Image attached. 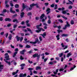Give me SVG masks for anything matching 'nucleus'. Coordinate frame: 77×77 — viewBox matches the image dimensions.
Listing matches in <instances>:
<instances>
[{"label": "nucleus", "instance_id": "052dcab7", "mask_svg": "<svg viewBox=\"0 0 77 77\" xmlns=\"http://www.w3.org/2000/svg\"><path fill=\"white\" fill-rule=\"evenodd\" d=\"M35 19L36 20H38L39 19V17H37L35 18Z\"/></svg>", "mask_w": 77, "mask_h": 77}, {"label": "nucleus", "instance_id": "864d4df0", "mask_svg": "<svg viewBox=\"0 0 77 77\" xmlns=\"http://www.w3.org/2000/svg\"><path fill=\"white\" fill-rule=\"evenodd\" d=\"M25 23V22L24 21H22L21 23H20L21 24H22V25H23V24H24V23Z\"/></svg>", "mask_w": 77, "mask_h": 77}, {"label": "nucleus", "instance_id": "9d476101", "mask_svg": "<svg viewBox=\"0 0 77 77\" xmlns=\"http://www.w3.org/2000/svg\"><path fill=\"white\" fill-rule=\"evenodd\" d=\"M26 51V50L24 49L22 50V51H20V53L21 54H24V52Z\"/></svg>", "mask_w": 77, "mask_h": 77}, {"label": "nucleus", "instance_id": "f8f14e48", "mask_svg": "<svg viewBox=\"0 0 77 77\" xmlns=\"http://www.w3.org/2000/svg\"><path fill=\"white\" fill-rule=\"evenodd\" d=\"M22 9L21 10V12H22L24 10V9H25V8H26L25 6H24V3H23L22 4Z\"/></svg>", "mask_w": 77, "mask_h": 77}, {"label": "nucleus", "instance_id": "0e129e2a", "mask_svg": "<svg viewBox=\"0 0 77 77\" xmlns=\"http://www.w3.org/2000/svg\"><path fill=\"white\" fill-rule=\"evenodd\" d=\"M16 74L17 73H16L15 72H14L12 73V75H15V74Z\"/></svg>", "mask_w": 77, "mask_h": 77}, {"label": "nucleus", "instance_id": "4c0bfd02", "mask_svg": "<svg viewBox=\"0 0 77 77\" xmlns=\"http://www.w3.org/2000/svg\"><path fill=\"white\" fill-rule=\"evenodd\" d=\"M20 60H24V58L23 57L22 55L20 56Z\"/></svg>", "mask_w": 77, "mask_h": 77}, {"label": "nucleus", "instance_id": "4d7b16f0", "mask_svg": "<svg viewBox=\"0 0 77 77\" xmlns=\"http://www.w3.org/2000/svg\"><path fill=\"white\" fill-rule=\"evenodd\" d=\"M33 69L32 68H28V70L29 71H31V70H33Z\"/></svg>", "mask_w": 77, "mask_h": 77}, {"label": "nucleus", "instance_id": "7c9ffc66", "mask_svg": "<svg viewBox=\"0 0 77 77\" xmlns=\"http://www.w3.org/2000/svg\"><path fill=\"white\" fill-rule=\"evenodd\" d=\"M70 23L72 25L74 24V20H71L70 21Z\"/></svg>", "mask_w": 77, "mask_h": 77}, {"label": "nucleus", "instance_id": "79ce46f5", "mask_svg": "<svg viewBox=\"0 0 77 77\" xmlns=\"http://www.w3.org/2000/svg\"><path fill=\"white\" fill-rule=\"evenodd\" d=\"M49 65H53V62H50L48 63Z\"/></svg>", "mask_w": 77, "mask_h": 77}, {"label": "nucleus", "instance_id": "c85d7f7f", "mask_svg": "<svg viewBox=\"0 0 77 77\" xmlns=\"http://www.w3.org/2000/svg\"><path fill=\"white\" fill-rule=\"evenodd\" d=\"M63 54L62 53L60 54H59V56L60 57H62Z\"/></svg>", "mask_w": 77, "mask_h": 77}, {"label": "nucleus", "instance_id": "37998d69", "mask_svg": "<svg viewBox=\"0 0 77 77\" xmlns=\"http://www.w3.org/2000/svg\"><path fill=\"white\" fill-rule=\"evenodd\" d=\"M20 34L21 36H24V34L23 33H20Z\"/></svg>", "mask_w": 77, "mask_h": 77}, {"label": "nucleus", "instance_id": "e433bc0d", "mask_svg": "<svg viewBox=\"0 0 77 77\" xmlns=\"http://www.w3.org/2000/svg\"><path fill=\"white\" fill-rule=\"evenodd\" d=\"M69 2L70 5H73V3L72 2V1H70L69 0H68Z\"/></svg>", "mask_w": 77, "mask_h": 77}, {"label": "nucleus", "instance_id": "aec40b11", "mask_svg": "<svg viewBox=\"0 0 77 77\" xmlns=\"http://www.w3.org/2000/svg\"><path fill=\"white\" fill-rule=\"evenodd\" d=\"M57 32H58V34H60V32H63V31H62V30L59 29L57 30Z\"/></svg>", "mask_w": 77, "mask_h": 77}, {"label": "nucleus", "instance_id": "f03ea898", "mask_svg": "<svg viewBox=\"0 0 77 77\" xmlns=\"http://www.w3.org/2000/svg\"><path fill=\"white\" fill-rule=\"evenodd\" d=\"M33 57L34 58L35 57L37 58V61L39 60V58L41 57V54H38V53H35L32 55Z\"/></svg>", "mask_w": 77, "mask_h": 77}, {"label": "nucleus", "instance_id": "5701e85b", "mask_svg": "<svg viewBox=\"0 0 77 77\" xmlns=\"http://www.w3.org/2000/svg\"><path fill=\"white\" fill-rule=\"evenodd\" d=\"M31 46H30V45H26L25 46V48H31Z\"/></svg>", "mask_w": 77, "mask_h": 77}, {"label": "nucleus", "instance_id": "e2e57ef3", "mask_svg": "<svg viewBox=\"0 0 77 77\" xmlns=\"http://www.w3.org/2000/svg\"><path fill=\"white\" fill-rule=\"evenodd\" d=\"M25 66V64L24 63L20 65V66Z\"/></svg>", "mask_w": 77, "mask_h": 77}, {"label": "nucleus", "instance_id": "4468645a", "mask_svg": "<svg viewBox=\"0 0 77 77\" xmlns=\"http://www.w3.org/2000/svg\"><path fill=\"white\" fill-rule=\"evenodd\" d=\"M68 34H63L61 35L62 37H68Z\"/></svg>", "mask_w": 77, "mask_h": 77}, {"label": "nucleus", "instance_id": "c03bdc74", "mask_svg": "<svg viewBox=\"0 0 77 77\" xmlns=\"http://www.w3.org/2000/svg\"><path fill=\"white\" fill-rule=\"evenodd\" d=\"M8 35H9V33H7L5 34L6 38H8Z\"/></svg>", "mask_w": 77, "mask_h": 77}, {"label": "nucleus", "instance_id": "f3484780", "mask_svg": "<svg viewBox=\"0 0 77 77\" xmlns=\"http://www.w3.org/2000/svg\"><path fill=\"white\" fill-rule=\"evenodd\" d=\"M16 38L17 39V41H19L20 40V37H18V35H16Z\"/></svg>", "mask_w": 77, "mask_h": 77}, {"label": "nucleus", "instance_id": "c756f323", "mask_svg": "<svg viewBox=\"0 0 77 77\" xmlns=\"http://www.w3.org/2000/svg\"><path fill=\"white\" fill-rule=\"evenodd\" d=\"M41 69V68L40 66H37L36 67V70H38V69Z\"/></svg>", "mask_w": 77, "mask_h": 77}, {"label": "nucleus", "instance_id": "ea45409f", "mask_svg": "<svg viewBox=\"0 0 77 77\" xmlns=\"http://www.w3.org/2000/svg\"><path fill=\"white\" fill-rule=\"evenodd\" d=\"M3 20V18L2 17H0V21H2Z\"/></svg>", "mask_w": 77, "mask_h": 77}, {"label": "nucleus", "instance_id": "de8ad7c7", "mask_svg": "<svg viewBox=\"0 0 77 77\" xmlns=\"http://www.w3.org/2000/svg\"><path fill=\"white\" fill-rule=\"evenodd\" d=\"M50 9L49 8H48L46 10V12H50Z\"/></svg>", "mask_w": 77, "mask_h": 77}, {"label": "nucleus", "instance_id": "72a5a7b5", "mask_svg": "<svg viewBox=\"0 0 77 77\" xmlns=\"http://www.w3.org/2000/svg\"><path fill=\"white\" fill-rule=\"evenodd\" d=\"M57 9V4H55V5L54 9Z\"/></svg>", "mask_w": 77, "mask_h": 77}, {"label": "nucleus", "instance_id": "423d86ee", "mask_svg": "<svg viewBox=\"0 0 77 77\" xmlns=\"http://www.w3.org/2000/svg\"><path fill=\"white\" fill-rule=\"evenodd\" d=\"M5 21H8V22H10L12 21V19L9 18H5Z\"/></svg>", "mask_w": 77, "mask_h": 77}, {"label": "nucleus", "instance_id": "dca6fc26", "mask_svg": "<svg viewBox=\"0 0 77 77\" xmlns=\"http://www.w3.org/2000/svg\"><path fill=\"white\" fill-rule=\"evenodd\" d=\"M18 53V51H15L14 52V53L13 54V57H15V56Z\"/></svg>", "mask_w": 77, "mask_h": 77}, {"label": "nucleus", "instance_id": "6e6d98bb", "mask_svg": "<svg viewBox=\"0 0 77 77\" xmlns=\"http://www.w3.org/2000/svg\"><path fill=\"white\" fill-rule=\"evenodd\" d=\"M28 62L29 63H33V61H30V60H28Z\"/></svg>", "mask_w": 77, "mask_h": 77}, {"label": "nucleus", "instance_id": "3c124183", "mask_svg": "<svg viewBox=\"0 0 77 77\" xmlns=\"http://www.w3.org/2000/svg\"><path fill=\"white\" fill-rule=\"evenodd\" d=\"M6 63H8V65H10L11 64V62H10L7 61V62Z\"/></svg>", "mask_w": 77, "mask_h": 77}, {"label": "nucleus", "instance_id": "39448f33", "mask_svg": "<svg viewBox=\"0 0 77 77\" xmlns=\"http://www.w3.org/2000/svg\"><path fill=\"white\" fill-rule=\"evenodd\" d=\"M26 76H27L26 73H24L23 75V73H20V77H26Z\"/></svg>", "mask_w": 77, "mask_h": 77}, {"label": "nucleus", "instance_id": "412c9836", "mask_svg": "<svg viewBox=\"0 0 77 77\" xmlns=\"http://www.w3.org/2000/svg\"><path fill=\"white\" fill-rule=\"evenodd\" d=\"M24 6L25 7V8H26V10L28 11H29V7L28 6H27V5H25V4H24Z\"/></svg>", "mask_w": 77, "mask_h": 77}, {"label": "nucleus", "instance_id": "8fccbe9b", "mask_svg": "<svg viewBox=\"0 0 77 77\" xmlns=\"http://www.w3.org/2000/svg\"><path fill=\"white\" fill-rule=\"evenodd\" d=\"M72 6H71V5L69 6V8H68L69 9H72Z\"/></svg>", "mask_w": 77, "mask_h": 77}, {"label": "nucleus", "instance_id": "603ef678", "mask_svg": "<svg viewBox=\"0 0 77 77\" xmlns=\"http://www.w3.org/2000/svg\"><path fill=\"white\" fill-rule=\"evenodd\" d=\"M26 29L28 32H30L31 31V29L30 28H27Z\"/></svg>", "mask_w": 77, "mask_h": 77}, {"label": "nucleus", "instance_id": "b1692460", "mask_svg": "<svg viewBox=\"0 0 77 77\" xmlns=\"http://www.w3.org/2000/svg\"><path fill=\"white\" fill-rule=\"evenodd\" d=\"M32 4H34V5H33V6H36V8H39V6L38 5V4H35V3H32Z\"/></svg>", "mask_w": 77, "mask_h": 77}, {"label": "nucleus", "instance_id": "2eb2a0df", "mask_svg": "<svg viewBox=\"0 0 77 77\" xmlns=\"http://www.w3.org/2000/svg\"><path fill=\"white\" fill-rule=\"evenodd\" d=\"M13 23H15V22H16V23H19V22L18 21V20L17 19H15L14 20H13Z\"/></svg>", "mask_w": 77, "mask_h": 77}, {"label": "nucleus", "instance_id": "473e14b6", "mask_svg": "<svg viewBox=\"0 0 77 77\" xmlns=\"http://www.w3.org/2000/svg\"><path fill=\"white\" fill-rule=\"evenodd\" d=\"M71 53H68L67 54V55H66V57H69V56H71Z\"/></svg>", "mask_w": 77, "mask_h": 77}, {"label": "nucleus", "instance_id": "2f4dec72", "mask_svg": "<svg viewBox=\"0 0 77 77\" xmlns=\"http://www.w3.org/2000/svg\"><path fill=\"white\" fill-rule=\"evenodd\" d=\"M40 35H41V36H46V33L44 32L43 34H40Z\"/></svg>", "mask_w": 77, "mask_h": 77}, {"label": "nucleus", "instance_id": "bb28decb", "mask_svg": "<svg viewBox=\"0 0 77 77\" xmlns=\"http://www.w3.org/2000/svg\"><path fill=\"white\" fill-rule=\"evenodd\" d=\"M27 16H32V14L31 12H28L27 14Z\"/></svg>", "mask_w": 77, "mask_h": 77}, {"label": "nucleus", "instance_id": "c9c22d12", "mask_svg": "<svg viewBox=\"0 0 77 77\" xmlns=\"http://www.w3.org/2000/svg\"><path fill=\"white\" fill-rule=\"evenodd\" d=\"M58 21H59L60 23H63V20H62L61 19H58Z\"/></svg>", "mask_w": 77, "mask_h": 77}, {"label": "nucleus", "instance_id": "a18cd8bd", "mask_svg": "<svg viewBox=\"0 0 77 77\" xmlns=\"http://www.w3.org/2000/svg\"><path fill=\"white\" fill-rule=\"evenodd\" d=\"M50 6L51 8H54V4H52Z\"/></svg>", "mask_w": 77, "mask_h": 77}, {"label": "nucleus", "instance_id": "9b49d317", "mask_svg": "<svg viewBox=\"0 0 77 77\" xmlns=\"http://www.w3.org/2000/svg\"><path fill=\"white\" fill-rule=\"evenodd\" d=\"M34 5V4H31L30 5V8L29 7V11H31V10L32 9V7H33V6Z\"/></svg>", "mask_w": 77, "mask_h": 77}, {"label": "nucleus", "instance_id": "0eeeda50", "mask_svg": "<svg viewBox=\"0 0 77 77\" xmlns=\"http://www.w3.org/2000/svg\"><path fill=\"white\" fill-rule=\"evenodd\" d=\"M13 8L12 7H11L10 9V12L11 13H12L13 14H15V13L16 12L15 11H13L12 10Z\"/></svg>", "mask_w": 77, "mask_h": 77}, {"label": "nucleus", "instance_id": "cd10ccee", "mask_svg": "<svg viewBox=\"0 0 77 77\" xmlns=\"http://www.w3.org/2000/svg\"><path fill=\"white\" fill-rule=\"evenodd\" d=\"M37 42H39V39H38V38H36L35 39V41L34 42V44H36Z\"/></svg>", "mask_w": 77, "mask_h": 77}, {"label": "nucleus", "instance_id": "a878e982", "mask_svg": "<svg viewBox=\"0 0 77 77\" xmlns=\"http://www.w3.org/2000/svg\"><path fill=\"white\" fill-rule=\"evenodd\" d=\"M14 7L15 8H19V5L18 4H16L15 5Z\"/></svg>", "mask_w": 77, "mask_h": 77}, {"label": "nucleus", "instance_id": "4be33fe9", "mask_svg": "<svg viewBox=\"0 0 77 77\" xmlns=\"http://www.w3.org/2000/svg\"><path fill=\"white\" fill-rule=\"evenodd\" d=\"M12 35L11 34H10L9 36L8 37V39L9 40H11L12 39Z\"/></svg>", "mask_w": 77, "mask_h": 77}, {"label": "nucleus", "instance_id": "13d9d810", "mask_svg": "<svg viewBox=\"0 0 77 77\" xmlns=\"http://www.w3.org/2000/svg\"><path fill=\"white\" fill-rule=\"evenodd\" d=\"M53 26L54 27V28H56L57 27H58V26L57 25H53Z\"/></svg>", "mask_w": 77, "mask_h": 77}, {"label": "nucleus", "instance_id": "6ab92c4d", "mask_svg": "<svg viewBox=\"0 0 77 77\" xmlns=\"http://www.w3.org/2000/svg\"><path fill=\"white\" fill-rule=\"evenodd\" d=\"M59 37H60V35H59V34H58L56 36V38H57V40H58L60 39V38Z\"/></svg>", "mask_w": 77, "mask_h": 77}, {"label": "nucleus", "instance_id": "58836bf2", "mask_svg": "<svg viewBox=\"0 0 77 77\" xmlns=\"http://www.w3.org/2000/svg\"><path fill=\"white\" fill-rule=\"evenodd\" d=\"M17 25H13L14 29H15V28H16V27H17Z\"/></svg>", "mask_w": 77, "mask_h": 77}, {"label": "nucleus", "instance_id": "f257e3e1", "mask_svg": "<svg viewBox=\"0 0 77 77\" xmlns=\"http://www.w3.org/2000/svg\"><path fill=\"white\" fill-rule=\"evenodd\" d=\"M42 26V23H41L39 25H37L36 26V28L38 29V30H35V32H37V33H39L41 32V31H43V32H44L45 31V29H43L41 27H41Z\"/></svg>", "mask_w": 77, "mask_h": 77}, {"label": "nucleus", "instance_id": "680f3d73", "mask_svg": "<svg viewBox=\"0 0 77 77\" xmlns=\"http://www.w3.org/2000/svg\"><path fill=\"white\" fill-rule=\"evenodd\" d=\"M19 50H18V48H16L15 49V50H14L15 51H19Z\"/></svg>", "mask_w": 77, "mask_h": 77}, {"label": "nucleus", "instance_id": "774afa93", "mask_svg": "<svg viewBox=\"0 0 77 77\" xmlns=\"http://www.w3.org/2000/svg\"><path fill=\"white\" fill-rule=\"evenodd\" d=\"M23 39V37H20V41H22Z\"/></svg>", "mask_w": 77, "mask_h": 77}, {"label": "nucleus", "instance_id": "bf43d9fd", "mask_svg": "<svg viewBox=\"0 0 77 77\" xmlns=\"http://www.w3.org/2000/svg\"><path fill=\"white\" fill-rule=\"evenodd\" d=\"M7 11V10H6V9H4L3 10V12L5 13H6V12Z\"/></svg>", "mask_w": 77, "mask_h": 77}, {"label": "nucleus", "instance_id": "1a4fd4ad", "mask_svg": "<svg viewBox=\"0 0 77 77\" xmlns=\"http://www.w3.org/2000/svg\"><path fill=\"white\" fill-rule=\"evenodd\" d=\"M1 64H2V63L1 62H0V69L2 70L3 69L4 65Z\"/></svg>", "mask_w": 77, "mask_h": 77}, {"label": "nucleus", "instance_id": "09e8293b", "mask_svg": "<svg viewBox=\"0 0 77 77\" xmlns=\"http://www.w3.org/2000/svg\"><path fill=\"white\" fill-rule=\"evenodd\" d=\"M11 23H9L7 25V27H11Z\"/></svg>", "mask_w": 77, "mask_h": 77}, {"label": "nucleus", "instance_id": "a19ab883", "mask_svg": "<svg viewBox=\"0 0 77 77\" xmlns=\"http://www.w3.org/2000/svg\"><path fill=\"white\" fill-rule=\"evenodd\" d=\"M51 20L50 19L48 20V24H51Z\"/></svg>", "mask_w": 77, "mask_h": 77}, {"label": "nucleus", "instance_id": "49530a36", "mask_svg": "<svg viewBox=\"0 0 77 77\" xmlns=\"http://www.w3.org/2000/svg\"><path fill=\"white\" fill-rule=\"evenodd\" d=\"M39 39L40 41H42V37L41 36L39 37Z\"/></svg>", "mask_w": 77, "mask_h": 77}, {"label": "nucleus", "instance_id": "ddd939ff", "mask_svg": "<svg viewBox=\"0 0 77 77\" xmlns=\"http://www.w3.org/2000/svg\"><path fill=\"white\" fill-rule=\"evenodd\" d=\"M45 17V14H42L41 16H40V18L41 20H42L43 18L44 17Z\"/></svg>", "mask_w": 77, "mask_h": 77}, {"label": "nucleus", "instance_id": "5fc2aeb1", "mask_svg": "<svg viewBox=\"0 0 77 77\" xmlns=\"http://www.w3.org/2000/svg\"><path fill=\"white\" fill-rule=\"evenodd\" d=\"M15 11L17 12H20V11H19V9H16Z\"/></svg>", "mask_w": 77, "mask_h": 77}, {"label": "nucleus", "instance_id": "f704fd0d", "mask_svg": "<svg viewBox=\"0 0 77 77\" xmlns=\"http://www.w3.org/2000/svg\"><path fill=\"white\" fill-rule=\"evenodd\" d=\"M63 70H64V69L63 68H60L59 69V71L61 72V71H63Z\"/></svg>", "mask_w": 77, "mask_h": 77}, {"label": "nucleus", "instance_id": "7ed1b4c3", "mask_svg": "<svg viewBox=\"0 0 77 77\" xmlns=\"http://www.w3.org/2000/svg\"><path fill=\"white\" fill-rule=\"evenodd\" d=\"M58 11H62V12L63 14H66V12L65 10V8L64 7H62V8H58Z\"/></svg>", "mask_w": 77, "mask_h": 77}, {"label": "nucleus", "instance_id": "a211bd4d", "mask_svg": "<svg viewBox=\"0 0 77 77\" xmlns=\"http://www.w3.org/2000/svg\"><path fill=\"white\" fill-rule=\"evenodd\" d=\"M5 59H6L7 60H10V59L9 58V55L5 56Z\"/></svg>", "mask_w": 77, "mask_h": 77}, {"label": "nucleus", "instance_id": "20e7f679", "mask_svg": "<svg viewBox=\"0 0 77 77\" xmlns=\"http://www.w3.org/2000/svg\"><path fill=\"white\" fill-rule=\"evenodd\" d=\"M66 24L65 26L64 27H63V30H66L67 27H69L70 26V24H69V22H68V21H66Z\"/></svg>", "mask_w": 77, "mask_h": 77}, {"label": "nucleus", "instance_id": "338daca9", "mask_svg": "<svg viewBox=\"0 0 77 77\" xmlns=\"http://www.w3.org/2000/svg\"><path fill=\"white\" fill-rule=\"evenodd\" d=\"M61 62H63V57L61 58Z\"/></svg>", "mask_w": 77, "mask_h": 77}, {"label": "nucleus", "instance_id": "69168bd1", "mask_svg": "<svg viewBox=\"0 0 77 77\" xmlns=\"http://www.w3.org/2000/svg\"><path fill=\"white\" fill-rule=\"evenodd\" d=\"M58 29H61V26L59 25L57 27Z\"/></svg>", "mask_w": 77, "mask_h": 77}, {"label": "nucleus", "instance_id": "6e6552de", "mask_svg": "<svg viewBox=\"0 0 77 77\" xmlns=\"http://www.w3.org/2000/svg\"><path fill=\"white\" fill-rule=\"evenodd\" d=\"M24 12H22L20 13V16L21 18H23L24 17Z\"/></svg>", "mask_w": 77, "mask_h": 77}, {"label": "nucleus", "instance_id": "393cba45", "mask_svg": "<svg viewBox=\"0 0 77 77\" xmlns=\"http://www.w3.org/2000/svg\"><path fill=\"white\" fill-rule=\"evenodd\" d=\"M61 17H62V18H63L64 19V20H68V18L66 17H65V16H62Z\"/></svg>", "mask_w": 77, "mask_h": 77}]
</instances>
